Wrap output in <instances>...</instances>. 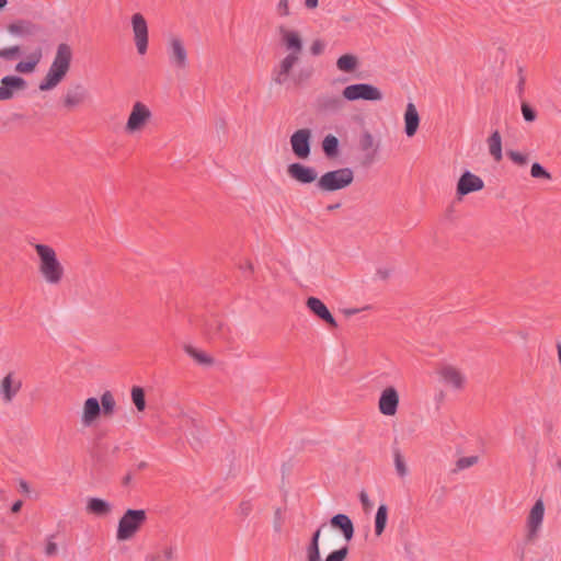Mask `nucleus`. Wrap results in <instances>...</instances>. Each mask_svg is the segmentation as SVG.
<instances>
[{
    "label": "nucleus",
    "mask_w": 561,
    "mask_h": 561,
    "mask_svg": "<svg viewBox=\"0 0 561 561\" xmlns=\"http://www.w3.org/2000/svg\"><path fill=\"white\" fill-rule=\"evenodd\" d=\"M35 265L39 279L49 287H58L66 279V266L57 250L47 243H34Z\"/></svg>",
    "instance_id": "1"
},
{
    "label": "nucleus",
    "mask_w": 561,
    "mask_h": 561,
    "mask_svg": "<svg viewBox=\"0 0 561 561\" xmlns=\"http://www.w3.org/2000/svg\"><path fill=\"white\" fill-rule=\"evenodd\" d=\"M117 403L114 394L106 390L100 398H85L78 411V421L83 428L98 426L102 417H112L116 412Z\"/></svg>",
    "instance_id": "2"
},
{
    "label": "nucleus",
    "mask_w": 561,
    "mask_h": 561,
    "mask_svg": "<svg viewBox=\"0 0 561 561\" xmlns=\"http://www.w3.org/2000/svg\"><path fill=\"white\" fill-rule=\"evenodd\" d=\"M73 51L70 45L61 43L56 47L51 62L38 83L41 92L56 89L70 71Z\"/></svg>",
    "instance_id": "3"
},
{
    "label": "nucleus",
    "mask_w": 561,
    "mask_h": 561,
    "mask_svg": "<svg viewBox=\"0 0 561 561\" xmlns=\"http://www.w3.org/2000/svg\"><path fill=\"white\" fill-rule=\"evenodd\" d=\"M164 54L169 65L179 71L190 66V49L186 38L179 32L164 34Z\"/></svg>",
    "instance_id": "4"
},
{
    "label": "nucleus",
    "mask_w": 561,
    "mask_h": 561,
    "mask_svg": "<svg viewBox=\"0 0 561 561\" xmlns=\"http://www.w3.org/2000/svg\"><path fill=\"white\" fill-rule=\"evenodd\" d=\"M153 113L151 108L141 101L133 103L128 113L124 130L128 136H137L142 134L151 124Z\"/></svg>",
    "instance_id": "5"
},
{
    "label": "nucleus",
    "mask_w": 561,
    "mask_h": 561,
    "mask_svg": "<svg viewBox=\"0 0 561 561\" xmlns=\"http://www.w3.org/2000/svg\"><path fill=\"white\" fill-rule=\"evenodd\" d=\"M354 171L351 168H341L323 173L317 181V186L322 192H335L344 190L354 182Z\"/></svg>",
    "instance_id": "6"
},
{
    "label": "nucleus",
    "mask_w": 561,
    "mask_h": 561,
    "mask_svg": "<svg viewBox=\"0 0 561 561\" xmlns=\"http://www.w3.org/2000/svg\"><path fill=\"white\" fill-rule=\"evenodd\" d=\"M147 520V513L144 510H127L121 517L116 531L118 541L130 540Z\"/></svg>",
    "instance_id": "7"
},
{
    "label": "nucleus",
    "mask_w": 561,
    "mask_h": 561,
    "mask_svg": "<svg viewBox=\"0 0 561 561\" xmlns=\"http://www.w3.org/2000/svg\"><path fill=\"white\" fill-rule=\"evenodd\" d=\"M342 98L347 102H380L383 99V94L381 90L374 84L352 83L343 88Z\"/></svg>",
    "instance_id": "8"
},
{
    "label": "nucleus",
    "mask_w": 561,
    "mask_h": 561,
    "mask_svg": "<svg viewBox=\"0 0 561 561\" xmlns=\"http://www.w3.org/2000/svg\"><path fill=\"white\" fill-rule=\"evenodd\" d=\"M435 374L442 385L454 391H462L467 385L465 373L453 364L442 363L437 365Z\"/></svg>",
    "instance_id": "9"
},
{
    "label": "nucleus",
    "mask_w": 561,
    "mask_h": 561,
    "mask_svg": "<svg viewBox=\"0 0 561 561\" xmlns=\"http://www.w3.org/2000/svg\"><path fill=\"white\" fill-rule=\"evenodd\" d=\"M130 30L137 55L145 56L149 48V25L142 13L131 14Z\"/></svg>",
    "instance_id": "10"
},
{
    "label": "nucleus",
    "mask_w": 561,
    "mask_h": 561,
    "mask_svg": "<svg viewBox=\"0 0 561 561\" xmlns=\"http://www.w3.org/2000/svg\"><path fill=\"white\" fill-rule=\"evenodd\" d=\"M276 34L280 44L287 51L301 53L304 37L301 32L289 23H280L276 27Z\"/></svg>",
    "instance_id": "11"
},
{
    "label": "nucleus",
    "mask_w": 561,
    "mask_h": 561,
    "mask_svg": "<svg viewBox=\"0 0 561 561\" xmlns=\"http://www.w3.org/2000/svg\"><path fill=\"white\" fill-rule=\"evenodd\" d=\"M400 404L399 391L393 386L383 388L378 399V411L381 415L392 417L397 414Z\"/></svg>",
    "instance_id": "12"
},
{
    "label": "nucleus",
    "mask_w": 561,
    "mask_h": 561,
    "mask_svg": "<svg viewBox=\"0 0 561 561\" xmlns=\"http://www.w3.org/2000/svg\"><path fill=\"white\" fill-rule=\"evenodd\" d=\"M22 388V379L16 371H8L0 380V399L9 404Z\"/></svg>",
    "instance_id": "13"
},
{
    "label": "nucleus",
    "mask_w": 561,
    "mask_h": 561,
    "mask_svg": "<svg viewBox=\"0 0 561 561\" xmlns=\"http://www.w3.org/2000/svg\"><path fill=\"white\" fill-rule=\"evenodd\" d=\"M546 506L541 499H538L535 504L529 510L526 519V529L527 536L530 539L537 537L539 531L541 530L543 517H545Z\"/></svg>",
    "instance_id": "14"
},
{
    "label": "nucleus",
    "mask_w": 561,
    "mask_h": 561,
    "mask_svg": "<svg viewBox=\"0 0 561 561\" xmlns=\"http://www.w3.org/2000/svg\"><path fill=\"white\" fill-rule=\"evenodd\" d=\"M311 136V130L308 128L298 129L290 136L291 150L297 158L302 160L309 158Z\"/></svg>",
    "instance_id": "15"
},
{
    "label": "nucleus",
    "mask_w": 561,
    "mask_h": 561,
    "mask_svg": "<svg viewBox=\"0 0 561 561\" xmlns=\"http://www.w3.org/2000/svg\"><path fill=\"white\" fill-rule=\"evenodd\" d=\"M286 172L291 180L300 184H311L318 181V173L316 169L302 163H290L287 167Z\"/></svg>",
    "instance_id": "16"
},
{
    "label": "nucleus",
    "mask_w": 561,
    "mask_h": 561,
    "mask_svg": "<svg viewBox=\"0 0 561 561\" xmlns=\"http://www.w3.org/2000/svg\"><path fill=\"white\" fill-rule=\"evenodd\" d=\"M27 87L26 81L18 76H5L0 81V101H8Z\"/></svg>",
    "instance_id": "17"
},
{
    "label": "nucleus",
    "mask_w": 561,
    "mask_h": 561,
    "mask_svg": "<svg viewBox=\"0 0 561 561\" xmlns=\"http://www.w3.org/2000/svg\"><path fill=\"white\" fill-rule=\"evenodd\" d=\"M421 115L413 102H408L403 111V131L408 138H413L419 131Z\"/></svg>",
    "instance_id": "18"
},
{
    "label": "nucleus",
    "mask_w": 561,
    "mask_h": 561,
    "mask_svg": "<svg viewBox=\"0 0 561 561\" xmlns=\"http://www.w3.org/2000/svg\"><path fill=\"white\" fill-rule=\"evenodd\" d=\"M484 187L483 180L471 173L470 171H466L461 174L457 182V195L462 197L473 192H479Z\"/></svg>",
    "instance_id": "19"
},
{
    "label": "nucleus",
    "mask_w": 561,
    "mask_h": 561,
    "mask_svg": "<svg viewBox=\"0 0 561 561\" xmlns=\"http://www.w3.org/2000/svg\"><path fill=\"white\" fill-rule=\"evenodd\" d=\"M8 32L15 37L31 38L39 34L41 27L26 20H19L8 25Z\"/></svg>",
    "instance_id": "20"
},
{
    "label": "nucleus",
    "mask_w": 561,
    "mask_h": 561,
    "mask_svg": "<svg viewBox=\"0 0 561 561\" xmlns=\"http://www.w3.org/2000/svg\"><path fill=\"white\" fill-rule=\"evenodd\" d=\"M306 306L310 312H312L316 317L324 321L328 325L332 328H336L337 323L328 309V307L317 297H309L306 300Z\"/></svg>",
    "instance_id": "21"
},
{
    "label": "nucleus",
    "mask_w": 561,
    "mask_h": 561,
    "mask_svg": "<svg viewBox=\"0 0 561 561\" xmlns=\"http://www.w3.org/2000/svg\"><path fill=\"white\" fill-rule=\"evenodd\" d=\"M335 67L341 73L354 76L359 71L360 59L353 53H345L336 59Z\"/></svg>",
    "instance_id": "22"
},
{
    "label": "nucleus",
    "mask_w": 561,
    "mask_h": 561,
    "mask_svg": "<svg viewBox=\"0 0 561 561\" xmlns=\"http://www.w3.org/2000/svg\"><path fill=\"white\" fill-rule=\"evenodd\" d=\"M43 58V49L41 47L35 48L30 53L25 59L19 61L15 65V71L23 75L33 73Z\"/></svg>",
    "instance_id": "23"
},
{
    "label": "nucleus",
    "mask_w": 561,
    "mask_h": 561,
    "mask_svg": "<svg viewBox=\"0 0 561 561\" xmlns=\"http://www.w3.org/2000/svg\"><path fill=\"white\" fill-rule=\"evenodd\" d=\"M333 529L341 531L345 541H351L354 536V525L345 514H336L330 519Z\"/></svg>",
    "instance_id": "24"
},
{
    "label": "nucleus",
    "mask_w": 561,
    "mask_h": 561,
    "mask_svg": "<svg viewBox=\"0 0 561 561\" xmlns=\"http://www.w3.org/2000/svg\"><path fill=\"white\" fill-rule=\"evenodd\" d=\"M325 524H322L312 535L310 542L305 550L306 561H321L320 538Z\"/></svg>",
    "instance_id": "25"
},
{
    "label": "nucleus",
    "mask_w": 561,
    "mask_h": 561,
    "mask_svg": "<svg viewBox=\"0 0 561 561\" xmlns=\"http://www.w3.org/2000/svg\"><path fill=\"white\" fill-rule=\"evenodd\" d=\"M344 99L341 95L323 94L318 99L319 107L322 111L334 112L343 108Z\"/></svg>",
    "instance_id": "26"
},
{
    "label": "nucleus",
    "mask_w": 561,
    "mask_h": 561,
    "mask_svg": "<svg viewBox=\"0 0 561 561\" xmlns=\"http://www.w3.org/2000/svg\"><path fill=\"white\" fill-rule=\"evenodd\" d=\"M184 352L191 356L197 364L203 366H211L214 364V359L206 352L194 347L191 344H185L183 346Z\"/></svg>",
    "instance_id": "27"
},
{
    "label": "nucleus",
    "mask_w": 561,
    "mask_h": 561,
    "mask_svg": "<svg viewBox=\"0 0 561 561\" xmlns=\"http://www.w3.org/2000/svg\"><path fill=\"white\" fill-rule=\"evenodd\" d=\"M87 510L94 515L105 516L111 513V505L104 500L93 497L88 501Z\"/></svg>",
    "instance_id": "28"
},
{
    "label": "nucleus",
    "mask_w": 561,
    "mask_h": 561,
    "mask_svg": "<svg viewBox=\"0 0 561 561\" xmlns=\"http://www.w3.org/2000/svg\"><path fill=\"white\" fill-rule=\"evenodd\" d=\"M388 523V507L386 504H380L375 515V535L380 537Z\"/></svg>",
    "instance_id": "29"
},
{
    "label": "nucleus",
    "mask_w": 561,
    "mask_h": 561,
    "mask_svg": "<svg viewBox=\"0 0 561 561\" xmlns=\"http://www.w3.org/2000/svg\"><path fill=\"white\" fill-rule=\"evenodd\" d=\"M489 152L495 161L502 160V137L497 130L488 138Z\"/></svg>",
    "instance_id": "30"
},
{
    "label": "nucleus",
    "mask_w": 561,
    "mask_h": 561,
    "mask_svg": "<svg viewBox=\"0 0 561 561\" xmlns=\"http://www.w3.org/2000/svg\"><path fill=\"white\" fill-rule=\"evenodd\" d=\"M322 150L328 158L339 156V139L334 135H327L322 140Z\"/></svg>",
    "instance_id": "31"
},
{
    "label": "nucleus",
    "mask_w": 561,
    "mask_h": 561,
    "mask_svg": "<svg viewBox=\"0 0 561 561\" xmlns=\"http://www.w3.org/2000/svg\"><path fill=\"white\" fill-rule=\"evenodd\" d=\"M131 401L138 412H144L146 409L145 391L141 387L135 386L130 390Z\"/></svg>",
    "instance_id": "32"
},
{
    "label": "nucleus",
    "mask_w": 561,
    "mask_h": 561,
    "mask_svg": "<svg viewBox=\"0 0 561 561\" xmlns=\"http://www.w3.org/2000/svg\"><path fill=\"white\" fill-rule=\"evenodd\" d=\"M394 469L399 478H405L409 474V467L403 455L397 450L393 453Z\"/></svg>",
    "instance_id": "33"
},
{
    "label": "nucleus",
    "mask_w": 561,
    "mask_h": 561,
    "mask_svg": "<svg viewBox=\"0 0 561 561\" xmlns=\"http://www.w3.org/2000/svg\"><path fill=\"white\" fill-rule=\"evenodd\" d=\"M301 53L288 51V55L280 61L279 69L282 73L287 75L296 65Z\"/></svg>",
    "instance_id": "34"
},
{
    "label": "nucleus",
    "mask_w": 561,
    "mask_h": 561,
    "mask_svg": "<svg viewBox=\"0 0 561 561\" xmlns=\"http://www.w3.org/2000/svg\"><path fill=\"white\" fill-rule=\"evenodd\" d=\"M479 461L478 456H467L459 458L455 463V470L461 471L476 466Z\"/></svg>",
    "instance_id": "35"
},
{
    "label": "nucleus",
    "mask_w": 561,
    "mask_h": 561,
    "mask_svg": "<svg viewBox=\"0 0 561 561\" xmlns=\"http://www.w3.org/2000/svg\"><path fill=\"white\" fill-rule=\"evenodd\" d=\"M44 552L47 557H55L59 552L58 543L55 540V536H49L44 543Z\"/></svg>",
    "instance_id": "36"
},
{
    "label": "nucleus",
    "mask_w": 561,
    "mask_h": 561,
    "mask_svg": "<svg viewBox=\"0 0 561 561\" xmlns=\"http://www.w3.org/2000/svg\"><path fill=\"white\" fill-rule=\"evenodd\" d=\"M84 96L82 93L68 92L65 96L64 103L67 107H75L83 101Z\"/></svg>",
    "instance_id": "37"
},
{
    "label": "nucleus",
    "mask_w": 561,
    "mask_h": 561,
    "mask_svg": "<svg viewBox=\"0 0 561 561\" xmlns=\"http://www.w3.org/2000/svg\"><path fill=\"white\" fill-rule=\"evenodd\" d=\"M530 175L535 179L551 180V174L539 163H534L530 169Z\"/></svg>",
    "instance_id": "38"
},
{
    "label": "nucleus",
    "mask_w": 561,
    "mask_h": 561,
    "mask_svg": "<svg viewBox=\"0 0 561 561\" xmlns=\"http://www.w3.org/2000/svg\"><path fill=\"white\" fill-rule=\"evenodd\" d=\"M348 554V548L342 547L337 550L330 552L324 561H344Z\"/></svg>",
    "instance_id": "39"
},
{
    "label": "nucleus",
    "mask_w": 561,
    "mask_h": 561,
    "mask_svg": "<svg viewBox=\"0 0 561 561\" xmlns=\"http://www.w3.org/2000/svg\"><path fill=\"white\" fill-rule=\"evenodd\" d=\"M275 12L280 18H287L290 15L289 0H278L276 3Z\"/></svg>",
    "instance_id": "40"
},
{
    "label": "nucleus",
    "mask_w": 561,
    "mask_h": 561,
    "mask_svg": "<svg viewBox=\"0 0 561 561\" xmlns=\"http://www.w3.org/2000/svg\"><path fill=\"white\" fill-rule=\"evenodd\" d=\"M325 47H327V44L323 39L316 38L312 41L309 50L312 56H320L324 53Z\"/></svg>",
    "instance_id": "41"
},
{
    "label": "nucleus",
    "mask_w": 561,
    "mask_h": 561,
    "mask_svg": "<svg viewBox=\"0 0 561 561\" xmlns=\"http://www.w3.org/2000/svg\"><path fill=\"white\" fill-rule=\"evenodd\" d=\"M20 54V47L18 45L4 47L0 49V57L4 60H12Z\"/></svg>",
    "instance_id": "42"
},
{
    "label": "nucleus",
    "mask_w": 561,
    "mask_h": 561,
    "mask_svg": "<svg viewBox=\"0 0 561 561\" xmlns=\"http://www.w3.org/2000/svg\"><path fill=\"white\" fill-rule=\"evenodd\" d=\"M359 145L363 150H369L375 145V138L370 131H364L360 135Z\"/></svg>",
    "instance_id": "43"
},
{
    "label": "nucleus",
    "mask_w": 561,
    "mask_h": 561,
    "mask_svg": "<svg viewBox=\"0 0 561 561\" xmlns=\"http://www.w3.org/2000/svg\"><path fill=\"white\" fill-rule=\"evenodd\" d=\"M507 156L514 163H516L518 165H525L528 161V159L525 154H523L518 151H515V150L507 151Z\"/></svg>",
    "instance_id": "44"
},
{
    "label": "nucleus",
    "mask_w": 561,
    "mask_h": 561,
    "mask_svg": "<svg viewBox=\"0 0 561 561\" xmlns=\"http://www.w3.org/2000/svg\"><path fill=\"white\" fill-rule=\"evenodd\" d=\"M522 114L527 122H534L536 119L535 111L527 103L522 104Z\"/></svg>",
    "instance_id": "45"
},
{
    "label": "nucleus",
    "mask_w": 561,
    "mask_h": 561,
    "mask_svg": "<svg viewBox=\"0 0 561 561\" xmlns=\"http://www.w3.org/2000/svg\"><path fill=\"white\" fill-rule=\"evenodd\" d=\"M359 500H360V503H362L364 510L368 511L371 508L373 503L370 502V499L365 491H362L359 493Z\"/></svg>",
    "instance_id": "46"
},
{
    "label": "nucleus",
    "mask_w": 561,
    "mask_h": 561,
    "mask_svg": "<svg viewBox=\"0 0 561 561\" xmlns=\"http://www.w3.org/2000/svg\"><path fill=\"white\" fill-rule=\"evenodd\" d=\"M319 4V1L318 0H306L305 1V7L309 10H312V9H316Z\"/></svg>",
    "instance_id": "47"
},
{
    "label": "nucleus",
    "mask_w": 561,
    "mask_h": 561,
    "mask_svg": "<svg viewBox=\"0 0 561 561\" xmlns=\"http://www.w3.org/2000/svg\"><path fill=\"white\" fill-rule=\"evenodd\" d=\"M22 505H23V502L21 500L16 501L12 506H11V512L16 514L21 511L22 508Z\"/></svg>",
    "instance_id": "48"
},
{
    "label": "nucleus",
    "mask_w": 561,
    "mask_h": 561,
    "mask_svg": "<svg viewBox=\"0 0 561 561\" xmlns=\"http://www.w3.org/2000/svg\"><path fill=\"white\" fill-rule=\"evenodd\" d=\"M20 488H21V490H22V491H24V492H28V490H30V489H28V484H27V482H25V481H23V480L20 482Z\"/></svg>",
    "instance_id": "49"
},
{
    "label": "nucleus",
    "mask_w": 561,
    "mask_h": 561,
    "mask_svg": "<svg viewBox=\"0 0 561 561\" xmlns=\"http://www.w3.org/2000/svg\"><path fill=\"white\" fill-rule=\"evenodd\" d=\"M8 5V0H0V11L4 10Z\"/></svg>",
    "instance_id": "50"
},
{
    "label": "nucleus",
    "mask_w": 561,
    "mask_h": 561,
    "mask_svg": "<svg viewBox=\"0 0 561 561\" xmlns=\"http://www.w3.org/2000/svg\"><path fill=\"white\" fill-rule=\"evenodd\" d=\"M358 310L357 309H354V310H351V311H347L348 314H354L356 313Z\"/></svg>",
    "instance_id": "51"
},
{
    "label": "nucleus",
    "mask_w": 561,
    "mask_h": 561,
    "mask_svg": "<svg viewBox=\"0 0 561 561\" xmlns=\"http://www.w3.org/2000/svg\"><path fill=\"white\" fill-rule=\"evenodd\" d=\"M336 207H339V205L330 206L329 209H335Z\"/></svg>",
    "instance_id": "52"
}]
</instances>
